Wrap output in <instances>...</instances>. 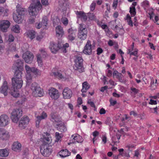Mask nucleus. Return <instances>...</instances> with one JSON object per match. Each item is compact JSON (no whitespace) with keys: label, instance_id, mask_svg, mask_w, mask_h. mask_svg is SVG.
Wrapping results in <instances>:
<instances>
[{"label":"nucleus","instance_id":"obj_1","mask_svg":"<svg viewBox=\"0 0 159 159\" xmlns=\"http://www.w3.org/2000/svg\"><path fill=\"white\" fill-rule=\"evenodd\" d=\"M42 6L39 0H33L29 7V12L30 16L35 17L39 11L41 10Z\"/></svg>","mask_w":159,"mask_h":159},{"label":"nucleus","instance_id":"obj_2","mask_svg":"<svg viewBox=\"0 0 159 159\" xmlns=\"http://www.w3.org/2000/svg\"><path fill=\"white\" fill-rule=\"evenodd\" d=\"M21 73L19 72L14 73V76L11 79L12 85L14 89H20L21 88L23 84V81L22 78Z\"/></svg>","mask_w":159,"mask_h":159},{"label":"nucleus","instance_id":"obj_3","mask_svg":"<svg viewBox=\"0 0 159 159\" xmlns=\"http://www.w3.org/2000/svg\"><path fill=\"white\" fill-rule=\"evenodd\" d=\"M75 64L73 66L75 70L77 71L80 73H82L84 71L83 66V59L81 56L76 55L75 56Z\"/></svg>","mask_w":159,"mask_h":159},{"label":"nucleus","instance_id":"obj_4","mask_svg":"<svg viewBox=\"0 0 159 159\" xmlns=\"http://www.w3.org/2000/svg\"><path fill=\"white\" fill-rule=\"evenodd\" d=\"M30 89L33 96L35 97H41L43 96L44 93L43 90L36 83H33L31 85Z\"/></svg>","mask_w":159,"mask_h":159},{"label":"nucleus","instance_id":"obj_5","mask_svg":"<svg viewBox=\"0 0 159 159\" xmlns=\"http://www.w3.org/2000/svg\"><path fill=\"white\" fill-rule=\"evenodd\" d=\"M78 37L81 40H84L87 38V30L85 26L83 24H80L78 29Z\"/></svg>","mask_w":159,"mask_h":159},{"label":"nucleus","instance_id":"obj_6","mask_svg":"<svg viewBox=\"0 0 159 159\" xmlns=\"http://www.w3.org/2000/svg\"><path fill=\"white\" fill-rule=\"evenodd\" d=\"M22 109L21 108L13 110L11 114V118L12 121L17 123L19 118L22 116Z\"/></svg>","mask_w":159,"mask_h":159},{"label":"nucleus","instance_id":"obj_7","mask_svg":"<svg viewBox=\"0 0 159 159\" xmlns=\"http://www.w3.org/2000/svg\"><path fill=\"white\" fill-rule=\"evenodd\" d=\"M61 42L58 41L57 43L52 41H50L49 43V48L51 51L53 53L56 54L61 49Z\"/></svg>","mask_w":159,"mask_h":159},{"label":"nucleus","instance_id":"obj_8","mask_svg":"<svg viewBox=\"0 0 159 159\" xmlns=\"http://www.w3.org/2000/svg\"><path fill=\"white\" fill-rule=\"evenodd\" d=\"M24 62L23 60L17 59L16 61L12 67V69L15 71V73L20 72L22 73L21 70L23 69Z\"/></svg>","mask_w":159,"mask_h":159},{"label":"nucleus","instance_id":"obj_9","mask_svg":"<svg viewBox=\"0 0 159 159\" xmlns=\"http://www.w3.org/2000/svg\"><path fill=\"white\" fill-rule=\"evenodd\" d=\"M40 151L43 156L48 157L51 154L52 150L48 145L43 144L40 147Z\"/></svg>","mask_w":159,"mask_h":159},{"label":"nucleus","instance_id":"obj_10","mask_svg":"<svg viewBox=\"0 0 159 159\" xmlns=\"http://www.w3.org/2000/svg\"><path fill=\"white\" fill-rule=\"evenodd\" d=\"M94 45L91 44V42L88 40L84 46V49L83 51V52L85 54L90 55L92 53V50L94 49Z\"/></svg>","mask_w":159,"mask_h":159},{"label":"nucleus","instance_id":"obj_11","mask_svg":"<svg viewBox=\"0 0 159 159\" xmlns=\"http://www.w3.org/2000/svg\"><path fill=\"white\" fill-rule=\"evenodd\" d=\"M34 57L33 54L29 51H28L24 53L22 55L23 58L25 62L28 63H31L32 62Z\"/></svg>","mask_w":159,"mask_h":159},{"label":"nucleus","instance_id":"obj_12","mask_svg":"<svg viewBox=\"0 0 159 159\" xmlns=\"http://www.w3.org/2000/svg\"><path fill=\"white\" fill-rule=\"evenodd\" d=\"M48 94L50 97L54 100L57 99L59 97L58 91L54 88H51L48 90Z\"/></svg>","mask_w":159,"mask_h":159},{"label":"nucleus","instance_id":"obj_13","mask_svg":"<svg viewBox=\"0 0 159 159\" xmlns=\"http://www.w3.org/2000/svg\"><path fill=\"white\" fill-rule=\"evenodd\" d=\"M29 119L27 116H24L19 122V127L21 129H24L28 124Z\"/></svg>","mask_w":159,"mask_h":159},{"label":"nucleus","instance_id":"obj_14","mask_svg":"<svg viewBox=\"0 0 159 159\" xmlns=\"http://www.w3.org/2000/svg\"><path fill=\"white\" fill-rule=\"evenodd\" d=\"M9 119L7 116L5 114L0 116V126L5 127L8 124Z\"/></svg>","mask_w":159,"mask_h":159},{"label":"nucleus","instance_id":"obj_15","mask_svg":"<svg viewBox=\"0 0 159 159\" xmlns=\"http://www.w3.org/2000/svg\"><path fill=\"white\" fill-rule=\"evenodd\" d=\"M10 25V22L7 20H2L0 21V29L3 32H6L7 30Z\"/></svg>","mask_w":159,"mask_h":159},{"label":"nucleus","instance_id":"obj_16","mask_svg":"<svg viewBox=\"0 0 159 159\" xmlns=\"http://www.w3.org/2000/svg\"><path fill=\"white\" fill-rule=\"evenodd\" d=\"M62 94L64 99H69L72 97L73 93L70 88L66 87L63 90Z\"/></svg>","mask_w":159,"mask_h":159},{"label":"nucleus","instance_id":"obj_17","mask_svg":"<svg viewBox=\"0 0 159 159\" xmlns=\"http://www.w3.org/2000/svg\"><path fill=\"white\" fill-rule=\"evenodd\" d=\"M113 75L114 78L117 79L119 81L124 83L125 82L124 79L123 75L120 73H119L117 71L115 70L113 73Z\"/></svg>","mask_w":159,"mask_h":159},{"label":"nucleus","instance_id":"obj_18","mask_svg":"<svg viewBox=\"0 0 159 159\" xmlns=\"http://www.w3.org/2000/svg\"><path fill=\"white\" fill-rule=\"evenodd\" d=\"M8 89L7 83V81H5L0 88V93L3 94L5 96H7V95Z\"/></svg>","mask_w":159,"mask_h":159},{"label":"nucleus","instance_id":"obj_19","mask_svg":"<svg viewBox=\"0 0 159 159\" xmlns=\"http://www.w3.org/2000/svg\"><path fill=\"white\" fill-rule=\"evenodd\" d=\"M9 137L8 132L2 128L0 129V137L3 140H7Z\"/></svg>","mask_w":159,"mask_h":159},{"label":"nucleus","instance_id":"obj_20","mask_svg":"<svg viewBox=\"0 0 159 159\" xmlns=\"http://www.w3.org/2000/svg\"><path fill=\"white\" fill-rule=\"evenodd\" d=\"M56 35L57 37H62L64 34L63 28L60 25H58L55 28Z\"/></svg>","mask_w":159,"mask_h":159},{"label":"nucleus","instance_id":"obj_21","mask_svg":"<svg viewBox=\"0 0 159 159\" xmlns=\"http://www.w3.org/2000/svg\"><path fill=\"white\" fill-rule=\"evenodd\" d=\"M16 12L18 14L22 16L27 12V10L25 8L22 7L20 5L18 4L16 6Z\"/></svg>","mask_w":159,"mask_h":159},{"label":"nucleus","instance_id":"obj_22","mask_svg":"<svg viewBox=\"0 0 159 159\" xmlns=\"http://www.w3.org/2000/svg\"><path fill=\"white\" fill-rule=\"evenodd\" d=\"M45 135H44L43 139V141L44 143L43 144L48 145L50 144L52 141V139L50 137L49 134L46 133H45Z\"/></svg>","mask_w":159,"mask_h":159},{"label":"nucleus","instance_id":"obj_23","mask_svg":"<svg viewBox=\"0 0 159 159\" xmlns=\"http://www.w3.org/2000/svg\"><path fill=\"white\" fill-rule=\"evenodd\" d=\"M21 144L18 142H14L12 145V150L15 151H19L21 149Z\"/></svg>","mask_w":159,"mask_h":159},{"label":"nucleus","instance_id":"obj_24","mask_svg":"<svg viewBox=\"0 0 159 159\" xmlns=\"http://www.w3.org/2000/svg\"><path fill=\"white\" fill-rule=\"evenodd\" d=\"M22 16L20 15L19 14H13V19L14 21L16 23L20 24L22 22Z\"/></svg>","mask_w":159,"mask_h":159},{"label":"nucleus","instance_id":"obj_25","mask_svg":"<svg viewBox=\"0 0 159 159\" xmlns=\"http://www.w3.org/2000/svg\"><path fill=\"white\" fill-rule=\"evenodd\" d=\"M76 14L78 15L79 18H81L82 20L86 21L87 19V17L85 13L83 11H77Z\"/></svg>","mask_w":159,"mask_h":159},{"label":"nucleus","instance_id":"obj_26","mask_svg":"<svg viewBox=\"0 0 159 159\" xmlns=\"http://www.w3.org/2000/svg\"><path fill=\"white\" fill-rule=\"evenodd\" d=\"M51 120L53 122H55L57 123L62 122L61 118L59 117L57 115L54 113H52L51 114Z\"/></svg>","mask_w":159,"mask_h":159},{"label":"nucleus","instance_id":"obj_27","mask_svg":"<svg viewBox=\"0 0 159 159\" xmlns=\"http://www.w3.org/2000/svg\"><path fill=\"white\" fill-rule=\"evenodd\" d=\"M59 153L60 156L63 158L68 156L70 154V152L66 149L61 150Z\"/></svg>","mask_w":159,"mask_h":159},{"label":"nucleus","instance_id":"obj_28","mask_svg":"<svg viewBox=\"0 0 159 159\" xmlns=\"http://www.w3.org/2000/svg\"><path fill=\"white\" fill-rule=\"evenodd\" d=\"M57 125V128L58 130L61 132H64L66 130V128L64 123L62 122Z\"/></svg>","mask_w":159,"mask_h":159},{"label":"nucleus","instance_id":"obj_29","mask_svg":"<svg viewBox=\"0 0 159 159\" xmlns=\"http://www.w3.org/2000/svg\"><path fill=\"white\" fill-rule=\"evenodd\" d=\"M90 85L87 81L84 82L82 84V89L81 92L82 93H85L90 87Z\"/></svg>","mask_w":159,"mask_h":159},{"label":"nucleus","instance_id":"obj_30","mask_svg":"<svg viewBox=\"0 0 159 159\" xmlns=\"http://www.w3.org/2000/svg\"><path fill=\"white\" fill-rule=\"evenodd\" d=\"M28 37L32 39L35 37L36 32L33 30L28 31L26 33Z\"/></svg>","mask_w":159,"mask_h":159},{"label":"nucleus","instance_id":"obj_31","mask_svg":"<svg viewBox=\"0 0 159 159\" xmlns=\"http://www.w3.org/2000/svg\"><path fill=\"white\" fill-rule=\"evenodd\" d=\"M9 152L6 149H0V156L2 157H6L8 156Z\"/></svg>","mask_w":159,"mask_h":159},{"label":"nucleus","instance_id":"obj_32","mask_svg":"<svg viewBox=\"0 0 159 159\" xmlns=\"http://www.w3.org/2000/svg\"><path fill=\"white\" fill-rule=\"evenodd\" d=\"M124 150L123 148H120L118 150V151L119 152V153L118 154V156H121L122 157L125 156V157H129L130 156L129 154L127 153L126 152H124Z\"/></svg>","mask_w":159,"mask_h":159},{"label":"nucleus","instance_id":"obj_33","mask_svg":"<svg viewBox=\"0 0 159 159\" xmlns=\"http://www.w3.org/2000/svg\"><path fill=\"white\" fill-rule=\"evenodd\" d=\"M69 46V44L67 43H66L63 44L61 42V49L63 52L66 53L67 52L66 48Z\"/></svg>","mask_w":159,"mask_h":159},{"label":"nucleus","instance_id":"obj_34","mask_svg":"<svg viewBox=\"0 0 159 159\" xmlns=\"http://www.w3.org/2000/svg\"><path fill=\"white\" fill-rule=\"evenodd\" d=\"M20 26L18 25H16L13 26L11 28V30L12 31L17 33H20Z\"/></svg>","mask_w":159,"mask_h":159},{"label":"nucleus","instance_id":"obj_35","mask_svg":"<svg viewBox=\"0 0 159 159\" xmlns=\"http://www.w3.org/2000/svg\"><path fill=\"white\" fill-rule=\"evenodd\" d=\"M157 80H156L155 83H154V80L153 79H151L150 83V86L151 89L152 90H153L155 89L156 88V85Z\"/></svg>","mask_w":159,"mask_h":159},{"label":"nucleus","instance_id":"obj_36","mask_svg":"<svg viewBox=\"0 0 159 159\" xmlns=\"http://www.w3.org/2000/svg\"><path fill=\"white\" fill-rule=\"evenodd\" d=\"M48 21L47 17L46 16L43 17L42 21L40 22L41 23H42V26L44 27H46L48 25Z\"/></svg>","mask_w":159,"mask_h":159},{"label":"nucleus","instance_id":"obj_37","mask_svg":"<svg viewBox=\"0 0 159 159\" xmlns=\"http://www.w3.org/2000/svg\"><path fill=\"white\" fill-rule=\"evenodd\" d=\"M47 117V113L44 111H43L41 116H37V119H39L41 120L42 119H44L46 118Z\"/></svg>","mask_w":159,"mask_h":159},{"label":"nucleus","instance_id":"obj_38","mask_svg":"<svg viewBox=\"0 0 159 159\" xmlns=\"http://www.w3.org/2000/svg\"><path fill=\"white\" fill-rule=\"evenodd\" d=\"M129 12L132 16H134L136 14L135 7H130Z\"/></svg>","mask_w":159,"mask_h":159},{"label":"nucleus","instance_id":"obj_39","mask_svg":"<svg viewBox=\"0 0 159 159\" xmlns=\"http://www.w3.org/2000/svg\"><path fill=\"white\" fill-rule=\"evenodd\" d=\"M37 61L39 65L42 66L43 65V61L42 59L41 56L40 54H38L37 56Z\"/></svg>","mask_w":159,"mask_h":159},{"label":"nucleus","instance_id":"obj_40","mask_svg":"<svg viewBox=\"0 0 159 159\" xmlns=\"http://www.w3.org/2000/svg\"><path fill=\"white\" fill-rule=\"evenodd\" d=\"M141 5L145 9L146 8L148 7L149 5V2L147 0L144 1L142 3Z\"/></svg>","mask_w":159,"mask_h":159},{"label":"nucleus","instance_id":"obj_41","mask_svg":"<svg viewBox=\"0 0 159 159\" xmlns=\"http://www.w3.org/2000/svg\"><path fill=\"white\" fill-rule=\"evenodd\" d=\"M76 30H73L72 28H70L68 30L69 34L75 36Z\"/></svg>","mask_w":159,"mask_h":159},{"label":"nucleus","instance_id":"obj_42","mask_svg":"<svg viewBox=\"0 0 159 159\" xmlns=\"http://www.w3.org/2000/svg\"><path fill=\"white\" fill-rule=\"evenodd\" d=\"M39 51L41 52V54L43 57H45L47 56V52L45 48L41 49H39Z\"/></svg>","mask_w":159,"mask_h":159},{"label":"nucleus","instance_id":"obj_43","mask_svg":"<svg viewBox=\"0 0 159 159\" xmlns=\"http://www.w3.org/2000/svg\"><path fill=\"white\" fill-rule=\"evenodd\" d=\"M26 78L27 80V84L29 85V83L30 82V81L32 79V76L30 73H27L26 75Z\"/></svg>","mask_w":159,"mask_h":159},{"label":"nucleus","instance_id":"obj_44","mask_svg":"<svg viewBox=\"0 0 159 159\" xmlns=\"http://www.w3.org/2000/svg\"><path fill=\"white\" fill-rule=\"evenodd\" d=\"M106 35L109 37H111L113 36L112 32L110 31L109 29H106L105 30Z\"/></svg>","mask_w":159,"mask_h":159},{"label":"nucleus","instance_id":"obj_45","mask_svg":"<svg viewBox=\"0 0 159 159\" xmlns=\"http://www.w3.org/2000/svg\"><path fill=\"white\" fill-rule=\"evenodd\" d=\"M80 139H82V137L79 135L78 136H74L73 139H74L75 141H75V142H77L78 143L81 142V141H80L79 140Z\"/></svg>","mask_w":159,"mask_h":159},{"label":"nucleus","instance_id":"obj_46","mask_svg":"<svg viewBox=\"0 0 159 159\" xmlns=\"http://www.w3.org/2000/svg\"><path fill=\"white\" fill-rule=\"evenodd\" d=\"M130 90L132 91L131 93H133L134 94L138 93L139 92V90L133 87L131 88Z\"/></svg>","mask_w":159,"mask_h":159},{"label":"nucleus","instance_id":"obj_47","mask_svg":"<svg viewBox=\"0 0 159 159\" xmlns=\"http://www.w3.org/2000/svg\"><path fill=\"white\" fill-rule=\"evenodd\" d=\"M32 16H30L29 19V23L30 24H33L35 22V17H32Z\"/></svg>","mask_w":159,"mask_h":159},{"label":"nucleus","instance_id":"obj_48","mask_svg":"<svg viewBox=\"0 0 159 159\" xmlns=\"http://www.w3.org/2000/svg\"><path fill=\"white\" fill-rule=\"evenodd\" d=\"M61 21L65 25H67L68 24V19L66 18L62 19Z\"/></svg>","mask_w":159,"mask_h":159},{"label":"nucleus","instance_id":"obj_49","mask_svg":"<svg viewBox=\"0 0 159 159\" xmlns=\"http://www.w3.org/2000/svg\"><path fill=\"white\" fill-rule=\"evenodd\" d=\"M75 36L69 34L67 37V39L69 40L72 41L75 39Z\"/></svg>","mask_w":159,"mask_h":159},{"label":"nucleus","instance_id":"obj_50","mask_svg":"<svg viewBox=\"0 0 159 159\" xmlns=\"http://www.w3.org/2000/svg\"><path fill=\"white\" fill-rule=\"evenodd\" d=\"M96 5V3L93 2L91 4L90 6V9L91 11H93L95 9Z\"/></svg>","mask_w":159,"mask_h":159},{"label":"nucleus","instance_id":"obj_51","mask_svg":"<svg viewBox=\"0 0 159 159\" xmlns=\"http://www.w3.org/2000/svg\"><path fill=\"white\" fill-rule=\"evenodd\" d=\"M55 137L56 138V141L57 142L59 141L61 138V137L60 135V134L58 132L56 133Z\"/></svg>","mask_w":159,"mask_h":159},{"label":"nucleus","instance_id":"obj_52","mask_svg":"<svg viewBox=\"0 0 159 159\" xmlns=\"http://www.w3.org/2000/svg\"><path fill=\"white\" fill-rule=\"evenodd\" d=\"M103 50L101 48H98L97 50V54L99 55L103 52Z\"/></svg>","mask_w":159,"mask_h":159},{"label":"nucleus","instance_id":"obj_53","mask_svg":"<svg viewBox=\"0 0 159 159\" xmlns=\"http://www.w3.org/2000/svg\"><path fill=\"white\" fill-rule=\"evenodd\" d=\"M14 37L12 34H10L9 35V38L8 39L9 42H12L14 41Z\"/></svg>","mask_w":159,"mask_h":159},{"label":"nucleus","instance_id":"obj_54","mask_svg":"<svg viewBox=\"0 0 159 159\" xmlns=\"http://www.w3.org/2000/svg\"><path fill=\"white\" fill-rule=\"evenodd\" d=\"M89 19L91 20L95 19V16L93 13H90L89 15Z\"/></svg>","mask_w":159,"mask_h":159},{"label":"nucleus","instance_id":"obj_55","mask_svg":"<svg viewBox=\"0 0 159 159\" xmlns=\"http://www.w3.org/2000/svg\"><path fill=\"white\" fill-rule=\"evenodd\" d=\"M25 68L27 73H30L31 71V68H30L27 65H25Z\"/></svg>","mask_w":159,"mask_h":159},{"label":"nucleus","instance_id":"obj_56","mask_svg":"<svg viewBox=\"0 0 159 159\" xmlns=\"http://www.w3.org/2000/svg\"><path fill=\"white\" fill-rule=\"evenodd\" d=\"M8 10L7 9H5L4 8V10L3 13L2 14H1V15H2L3 16H7L8 15L7 12H8Z\"/></svg>","mask_w":159,"mask_h":159},{"label":"nucleus","instance_id":"obj_57","mask_svg":"<svg viewBox=\"0 0 159 159\" xmlns=\"http://www.w3.org/2000/svg\"><path fill=\"white\" fill-rule=\"evenodd\" d=\"M106 71L107 72V76L110 77L112 76V71L111 70L107 69Z\"/></svg>","mask_w":159,"mask_h":159},{"label":"nucleus","instance_id":"obj_58","mask_svg":"<svg viewBox=\"0 0 159 159\" xmlns=\"http://www.w3.org/2000/svg\"><path fill=\"white\" fill-rule=\"evenodd\" d=\"M42 26V23H41V22H40L39 23H36L35 25V26L36 28L38 29H39L41 28V27Z\"/></svg>","mask_w":159,"mask_h":159},{"label":"nucleus","instance_id":"obj_59","mask_svg":"<svg viewBox=\"0 0 159 159\" xmlns=\"http://www.w3.org/2000/svg\"><path fill=\"white\" fill-rule=\"evenodd\" d=\"M60 21V20L58 18H57L56 20H54L53 21V24L54 26L58 24L59 22Z\"/></svg>","mask_w":159,"mask_h":159},{"label":"nucleus","instance_id":"obj_60","mask_svg":"<svg viewBox=\"0 0 159 159\" xmlns=\"http://www.w3.org/2000/svg\"><path fill=\"white\" fill-rule=\"evenodd\" d=\"M126 148H128L129 150H130L132 148H135V146L134 144H129L126 146Z\"/></svg>","mask_w":159,"mask_h":159},{"label":"nucleus","instance_id":"obj_61","mask_svg":"<svg viewBox=\"0 0 159 159\" xmlns=\"http://www.w3.org/2000/svg\"><path fill=\"white\" fill-rule=\"evenodd\" d=\"M140 155V152L139 150H137L134 151V156L138 157Z\"/></svg>","mask_w":159,"mask_h":159},{"label":"nucleus","instance_id":"obj_62","mask_svg":"<svg viewBox=\"0 0 159 159\" xmlns=\"http://www.w3.org/2000/svg\"><path fill=\"white\" fill-rule=\"evenodd\" d=\"M41 2L43 5H48V0H41Z\"/></svg>","mask_w":159,"mask_h":159},{"label":"nucleus","instance_id":"obj_63","mask_svg":"<svg viewBox=\"0 0 159 159\" xmlns=\"http://www.w3.org/2000/svg\"><path fill=\"white\" fill-rule=\"evenodd\" d=\"M118 2V0H114L112 5L113 7L116 8Z\"/></svg>","mask_w":159,"mask_h":159},{"label":"nucleus","instance_id":"obj_64","mask_svg":"<svg viewBox=\"0 0 159 159\" xmlns=\"http://www.w3.org/2000/svg\"><path fill=\"white\" fill-rule=\"evenodd\" d=\"M99 113L101 114H104L106 113V111L103 108H101L99 112Z\"/></svg>","mask_w":159,"mask_h":159}]
</instances>
